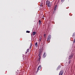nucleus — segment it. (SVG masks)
Listing matches in <instances>:
<instances>
[{"label": "nucleus", "mask_w": 75, "mask_h": 75, "mask_svg": "<svg viewBox=\"0 0 75 75\" xmlns=\"http://www.w3.org/2000/svg\"><path fill=\"white\" fill-rule=\"evenodd\" d=\"M46 4L47 6V7H51V2L48 0L46 1Z\"/></svg>", "instance_id": "1"}, {"label": "nucleus", "mask_w": 75, "mask_h": 75, "mask_svg": "<svg viewBox=\"0 0 75 75\" xmlns=\"http://www.w3.org/2000/svg\"><path fill=\"white\" fill-rule=\"evenodd\" d=\"M51 35H50L49 36H48L47 40V42H49V41H50V40L51 39Z\"/></svg>", "instance_id": "2"}, {"label": "nucleus", "mask_w": 75, "mask_h": 75, "mask_svg": "<svg viewBox=\"0 0 75 75\" xmlns=\"http://www.w3.org/2000/svg\"><path fill=\"white\" fill-rule=\"evenodd\" d=\"M41 51L40 50L39 54V58L38 59V61H40V59H41Z\"/></svg>", "instance_id": "3"}, {"label": "nucleus", "mask_w": 75, "mask_h": 75, "mask_svg": "<svg viewBox=\"0 0 75 75\" xmlns=\"http://www.w3.org/2000/svg\"><path fill=\"white\" fill-rule=\"evenodd\" d=\"M72 55H73V54H71L70 56H69V60H71V59H72V58H73V56H72Z\"/></svg>", "instance_id": "4"}, {"label": "nucleus", "mask_w": 75, "mask_h": 75, "mask_svg": "<svg viewBox=\"0 0 75 75\" xmlns=\"http://www.w3.org/2000/svg\"><path fill=\"white\" fill-rule=\"evenodd\" d=\"M41 66L40 65L39 66L37 69V71L38 72L39 71V70H40V69H41Z\"/></svg>", "instance_id": "5"}, {"label": "nucleus", "mask_w": 75, "mask_h": 75, "mask_svg": "<svg viewBox=\"0 0 75 75\" xmlns=\"http://www.w3.org/2000/svg\"><path fill=\"white\" fill-rule=\"evenodd\" d=\"M63 74H64V71H61L60 72L59 75H62Z\"/></svg>", "instance_id": "6"}, {"label": "nucleus", "mask_w": 75, "mask_h": 75, "mask_svg": "<svg viewBox=\"0 0 75 75\" xmlns=\"http://www.w3.org/2000/svg\"><path fill=\"white\" fill-rule=\"evenodd\" d=\"M46 56V54L45 52L44 53V54H43V58H45Z\"/></svg>", "instance_id": "7"}, {"label": "nucleus", "mask_w": 75, "mask_h": 75, "mask_svg": "<svg viewBox=\"0 0 75 75\" xmlns=\"http://www.w3.org/2000/svg\"><path fill=\"white\" fill-rule=\"evenodd\" d=\"M36 34V32H33V35H35Z\"/></svg>", "instance_id": "8"}, {"label": "nucleus", "mask_w": 75, "mask_h": 75, "mask_svg": "<svg viewBox=\"0 0 75 75\" xmlns=\"http://www.w3.org/2000/svg\"><path fill=\"white\" fill-rule=\"evenodd\" d=\"M35 47H37L38 46V43H37V42H36L35 43Z\"/></svg>", "instance_id": "9"}, {"label": "nucleus", "mask_w": 75, "mask_h": 75, "mask_svg": "<svg viewBox=\"0 0 75 75\" xmlns=\"http://www.w3.org/2000/svg\"><path fill=\"white\" fill-rule=\"evenodd\" d=\"M40 6L41 7H43L44 6V5H43V4H42V3L40 5Z\"/></svg>", "instance_id": "10"}, {"label": "nucleus", "mask_w": 75, "mask_h": 75, "mask_svg": "<svg viewBox=\"0 0 75 75\" xmlns=\"http://www.w3.org/2000/svg\"><path fill=\"white\" fill-rule=\"evenodd\" d=\"M26 33H30V32L29 31H28V30H27L26 31Z\"/></svg>", "instance_id": "11"}, {"label": "nucleus", "mask_w": 75, "mask_h": 75, "mask_svg": "<svg viewBox=\"0 0 75 75\" xmlns=\"http://www.w3.org/2000/svg\"><path fill=\"white\" fill-rule=\"evenodd\" d=\"M71 60H69V64H71Z\"/></svg>", "instance_id": "12"}, {"label": "nucleus", "mask_w": 75, "mask_h": 75, "mask_svg": "<svg viewBox=\"0 0 75 75\" xmlns=\"http://www.w3.org/2000/svg\"><path fill=\"white\" fill-rule=\"evenodd\" d=\"M41 22L40 20L39 21V24H41Z\"/></svg>", "instance_id": "13"}, {"label": "nucleus", "mask_w": 75, "mask_h": 75, "mask_svg": "<svg viewBox=\"0 0 75 75\" xmlns=\"http://www.w3.org/2000/svg\"><path fill=\"white\" fill-rule=\"evenodd\" d=\"M27 52H28V51H29V49H28L27 50Z\"/></svg>", "instance_id": "14"}, {"label": "nucleus", "mask_w": 75, "mask_h": 75, "mask_svg": "<svg viewBox=\"0 0 75 75\" xmlns=\"http://www.w3.org/2000/svg\"><path fill=\"white\" fill-rule=\"evenodd\" d=\"M55 12V9L54 10V11H53V13H54Z\"/></svg>", "instance_id": "15"}, {"label": "nucleus", "mask_w": 75, "mask_h": 75, "mask_svg": "<svg viewBox=\"0 0 75 75\" xmlns=\"http://www.w3.org/2000/svg\"><path fill=\"white\" fill-rule=\"evenodd\" d=\"M45 35H46L45 34H44V37H46Z\"/></svg>", "instance_id": "16"}, {"label": "nucleus", "mask_w": 75, "mask_h": 75, "mask_svg": "<svg viewBox=\"0 0 75 75\" xmlns=\"http://www.w3.org/2000/svg\"><path fill=\"white\" fill-rule=\"evenodd\" d=\"M24 55H23V59H24Z\"/></svg>", "instance_id": "17"}, {"label": "nucleus", "mask_w": 75, "mask_h": 75, "mask_svg": "<svg viewBox=\"0 0 75 75\" xmlns=\"http://www.w3.org/2000/svg\"><path fill=\"white\" fill-rule=\"evenodd\" d=\"M31 46H32V43H31L30 44V47H31Z\"/></svg>", "instance_id": "18"}, {"label": "nucleus", "mask_w": 75, "mask_h": 75, "mask_svg": "<svg viewBox=\"0 0 75 75\" xmlns=\"http://www.w3.org/2000/svg\"><path fill=\"white\" fill-rule=\"evenodd\" d=\"M56 9H57V8H56V7H55L54 10H56Z\"/></svg>", "instance_id": "19"}, {"label": "nucleus", "mask_w": 75, "mask_h": 75, "mask_svg": "<svg viewBox=\"0 0 75 75\" xmlns=\"http://www.w3.org/2000/svg\"><path fill=\"white\" fill-rule=\"evenodd\" d=\"M64 1V0H62V2H63V1Z\"/></svg>", "instance_id": "20"}, {"label": "nucleus", "mask_w": 75, "mask_h": 75, "mask_svg": "<svg viewBox=\"0 0 75 75\" xmlns=\"http://www.w3.org/2000/svg\"><path fill=\"white\" fill-rule=\"evenodd\" d=\"M57 6V5H56L55 6V7H56V8Z\"/></svg>", "instance_id": "21"}, {"label": "nucleus", "mask_w": 75, "mask_h": 75, "mask_svg": "<svg viewBox=\"0 0 75 75\" xmlns=\"http://www.w3.org/2000/svg\"><path fill=\"white\" fill-rule=\"evenodd\" d=\"M39 41H41V39H40Z\"/></svg>", "instance_id": "22"}, {"label": "nucleus", "mask_w": 75, "mask_h": 75, "mask_svg": "<svg viewBox=\"0 0 75 75\" xmlns=\"http://www.w3.org/2000/svg\"><path fill=\"white\" fill-rule=\"evenodd\" d=\"M25 54H27V52H26L25 53Z\"/></svg>", "instance_id": "23"}, {"label": "nucleus", "mask_w": 75, "mask_h": 75, "mask_svg": "<svg viewBox=\"0 0 75 75\" xmlns=\"http://www.w3.org/2000/svg\"><path fill=\"white\" fill-rule=\"evenodd\" d=\"M24 56H25V55Z\"/></svg>", "instance_id": "24"}]
</instances>
